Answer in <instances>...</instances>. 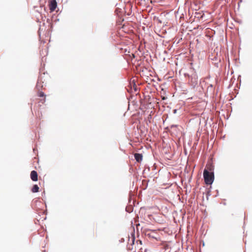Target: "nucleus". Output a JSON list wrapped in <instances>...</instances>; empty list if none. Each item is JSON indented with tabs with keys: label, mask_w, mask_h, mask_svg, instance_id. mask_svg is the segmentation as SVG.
Listing matches in <instances>:
<instances>
[{
	"label": "nucleus",
	"mask_w": 252,
	"mask_h": 252,
	"mask_svg": "<svg viewBox=\"0 0 252 252\" xmlns=\"http://www.w3.org/2000/svg\"><path fill=\"white\" fill-rule=\"evenodd\" d=\"M203 177L205 183L207 185H211L214 179V175L213 172H210L208 170H204L203 172Z\"/></svg>",
	"instance_id": "obj_1"
},
{
	"label": "nucleus",
	"mask_w": 252,
	"mask_h": 252,
	"mask_svg": "<svg viewBox=\"0 0 252 252\" xmlns=\"http://www.w3.org/2000/svg\"><path fill=\"white\" fill-rule=\"evenodd\" d=\"M57 3L56 0H51L49 2V7L50 12L54 11L56 8Z\"/></svg>",
	"instance_id": "obj_2"
},
{
	"label": "nucleus",
	"mask_w": 252,
	"mask_h": 252,
	"mask_svg": "<svg viewBox=\"0 0 252 252\" xmlns=\"http://www.w3.org/2000/svg\"><path fill=\"white\" fill-rule=\"evenodd\" d=\"M189 83L193 86H195L197 84V77L195 75L190 77Z\"/></svg>",
	"instance_id": "obj_3"
},
{
	"label": "nucleus",
	"mask_w": 252,
	"mask_h": 252,
	"mask_svg": "<svg viewBox=\"0 0 252 252\" xmlns=\"http://www.w3.org/2000/svg\"><path fill=\"white\" fill-rule=\"evenodd\" d=\"M31 178L33 181H37L38 180V174L36 171L33 170L31 173Z\"/></svg>",
	"instance_id": "obj_4"
},
{
	"label": "nucleus",
	"mask_w": 252,
	"mask_h": 252,
	"mask_svg": "<svg viewBox=\"0 0 252 252\" xmlns=\"http://www.w3.org/2000/svg\"><path fill=\"white\" fill-rule=\"evenodd\" d=\"M134 158L136 160L139 162L142 161L143 157L142 154L136 153L134 154Z\"/></svg>",
	"instance_id": "obj_5"
},
{
	"label": "nucleus",
	"mask_w": 252,
	"mask_h": 252,
	"mask_svg": "<svg viewBox=\"0 0 252 252\" xmlns=\"http://www.w3.org/2000/svg\"><path fill=\"white\" fill-rule=\"evenodd\" d=\"M204 170H208L210 172H213L214 166L211 163L207 164Z\"/></svg>",
	"instance_id": "obj_6"
},
{
	"label": "nucleus",
	"mask_w": 252,
	"mask_h": 252,
	"mask_svg": "<svg viewBox=\"0 0 252 252\" xmlns=\"http://www.w3.org/2000/svg\"><path fill=\"white\" fill-rule=\"evenodd\" d=\"M39 190V187H38V186L37 185H34L32 189V192H38Z\"/></svg>",
	"instance_id": "obj_7"
},
{
	"label": "nucleus",
	"mask_w": 252,
	"mask_h": 252,
	"mask_svg": "<svg viewBox=\"0 0 252 252\" xmlns=\"http://www.w3.org/2000/svg\"><path fill=\"white\" fill-rule=\"evenodd\" d=\"M38 96H39V97H45V94H44V93H43V92H39V93H38Z\"/></svg>",
	"instance_id": "obj_8"
},
{
	"label": "nucleus",
	"mask_w": 252,
	"mask_h": 252,
	"mask_svg": "<svg viewBox=\"0 0 252 252\" xmlns=\"http://www.w3.org/2000/svg\"><path fill=\"white\" fill-rule=\"evenodd\" d=\"M45 98L44 97V99H43V102H45Z\"/></svg>",
	"instance_id": "obj_9"
}]
</instances>
